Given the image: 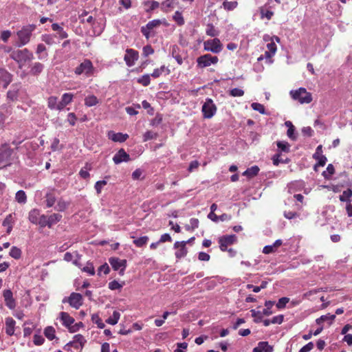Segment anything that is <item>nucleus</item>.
Instances as JSON below:
<instances>
[{"mask_svg":"<svg viewBox=\"0 0 352 352\" xmlns=\"http://www.w3.org/2000/svg\"><path fill=\"white\" fill-rule=\"evenodd\" d=\"M10 58L16 62L19 67L21 69L27 63L34 59V55L28 48L18 49L10 54Z\"/></svg>","mask_w":352,"mask_h":352,"instance_id":"obj_1","label":"nucleus"},{"mask_svg":"<svg viewBox=\"0 0 352 352\" xmlns=\"http://www.w3.org/2000/svg\"><path fill=\"white\" fill-rule=\"evenodd\" d=\"M35 29L36 25L34 24L23 26L21 29L16 32L18 41L16 43V46L21 47L27 45L30 41L32 32Z\"/></svg>","mask_w":352,"mask_h":352,"instance_id":"obj_2","label":"nucleus"},{"mask_svg":"<svg viewBox=\"0 0 352 352\" xmlns=\"http://www.w3.org/2000/svg\"><path fill=\"white\" fill-rule=\"evenodd\" d=\"M290 94L293 99L298 100L301 104H308L312 100L311 93L308 92L306 89L302 87H300L296 91H292Z\"/></svg>","mask_w":352,"mask_h":352,"instance_id":"obj_3","label":"nucleus"},{"mask_svg":"<svg viewBox=\"0 0 352 352\" xmlns=\"http://www.w3.org/2000/svg\"><path fill=\"white\" fill-rule=\"evenodd\" d=\"M94 71V65L89 59H85L78 67L75 68L74 73L76 75L84 74L89 77L93 75Z\"/></svg>","mask_w":352,"mask_h":352,"instance_id":"obj_4","label":"nucleus"},{"mask_svg":"<svg viewBox=\"0 0 352 352\" xmlns=\"http://www.w3.org/2000/svg\"><path fill=\"white\" fill-rule=\"evenodd\" d=\"M12 153V150L9 144L4 143L0 144V167H5L9 164L10 158Z\"/></svg>","mask_w":352,"mask_h":352,"instance_id":"obj_5","label":"nucleus"},{"mask_svg":"<svg viewBox=\"0 0 352 352\" xmlns=\"http://www.w3.org/2000/svg\"><path fill=\"white\" fill-rule=\"evenodd\" d=\"M201 111L204 118L210 119L216 113L217 107L211 98H207L202 106Z\"/></svg>","mask_w":352,"mask_h":352,"instance_id":"obj_6","label":"nucleus"},{"mask_svg":"<svg viewBox=\"0 0 352 352\" xmlns=\"http://www.w3.org/2000/svg\"><path fill=\"white\" fill-rule=\"evenodd\" d=\"M109 263L111 265L113 270H119V274L121 276L124 275L125 269L127 265V261L126 259H120L118 257H110L109 258Z\"/></svg>","mask_w":352,"mask_h":352,"instance_id":"obj_7","label":"nucleus"},{"mask_svg":"<svg viewBox=\"0 0 352 352\" xmlns=\"http://www.w3.org/2000/svg\"><path fill=\"white\" fill-rule=\"evenodd\" d=\"M237 237L235 234L223 235L219 238V248L222 252L228 250V248L236 242Z\"/></svg>","mask_w":352,"mask_h":352,"instance_id":"obj_8","label":"nucleus"},{"mask_svg":"<svg viewBox=\"0 0 352 352\" xmlns=\"http://www.w3.org/2000/svg\"><path fill=\"white\" fill-rule=\"evenodd\" d=\"M219 60L217 56H212L209 54L199 56L197 60V66L201 68L208 67L212 64H216Z\"/></svg>","mask_w":352,"mask_h":352,"instance_id":"obj_9","label":"nucleus"},{"mask_svg":"<svg viewBox=\"0 0 352 352\" xmlns=\"http://www.w3.org/2000/svg\"><path fill=\"white\" fill-rule=\"evenodd\" d=\"M204 49L213 53H219L222 50V44L219 38H213L204 42Z\"/></svg>","mask_w":352,"mask_h":352,"instance_id":"obj_10","label":"nucleus"},{"mask_svg":"<svg viewBox=\"0 0 352 352\" xmlns=\"http://www.w3.org/2000/svg\"><path fill=\"white\" fill-rule=\"evenodd\" d=\"M162 24V21L160 19H154L149 21L145 26L141 28L142 34L148 39L151 36V32L154 28L159 27Z\"/></svg>","mask_w":352,"mask_h":352,"instance_id":"obj_11","label":"nucleus"},{"mask_svg":"<svg viewBox=\"0 0 352 352\" xmlns=\"http://www.w3.org/2000/svg\"><path fill=\"white\" fill-rule=\"evenodd\" d=\"M63 302H65L66 300L64 299ZM67 302L71 307L78 309L82 305V296L79 293L72 292L69 296Z\"/></svg>","mask_w":352,"mask_h":352,"instance_id":"obj_12","label":"nucleus"},{"mask_svg":"<svg viewBox=\"0 0 352 352\" xmlns=\"http://www.w3.org/2000/svg\"><path fill=\"white\" fill-rule=\"evenodd\" d=\"M138 58L139 53L138 51L133 49H127L126 50L124 60L128 67H132L135 65V63L138 60Z\"/></svg>","mask_w":352,"mask_h":352,"instance_id":"obj_13","label":"nucleus"},{"mask_svg":"<svg viewBox=\"0 0 352 352\" xmlns=\"http://www.w3.org/2000/svg\"><path fill=\"white\" fill-rule=\"evenodd\" d=\"M3 297L6 306L11 310L16 307V299L13 297V293L10 289H5L3 292Z\"/></svg>","mask_w":352,"mask_h":352,"instance_id":"obj_14","label":"nucleus"},{"mask_svg":"<svg viewBox=\"0 0 352 352\" xmlns=\"http://www.w3.org/2000/svg\"><path fill=\"white\" fill-rule=\"evenodd\" d=\"M188 241H176L174 243V248L177 249L175 252V257L177 258H182L186 256L188 250L186 248V244Z\"/></svg>","mask_w":352,"mask_h":352,"instance_id":"obj_15","label":"nucleus"},{"mask_svg":"<svg viewBox=\"0 0 352 352\" xmlns=\"http://www.w3.org/2000/svg\"><path fill=\"white\" fill-rule=\"evenodd\" d=\"M130 160V155L123 148H120L113 157V161L116 164L127 162Z\"/></svg>","mask_w":352,"mask_h":352,"instance_id":"obj_16","label":"nucleus"},{"mask_svg":"<svg viewBox=\"0 0 352 352\" xmlns=\"http://www.w3.org/2000/svg\"><path fill=\"white\" fill-rule=\"evenodd\" d=\"M5 331L8 336H12L14 334L16 321L12 317H7L5 319Z\"/></svg>","mask_w":352,"mask_h":352,"instance_id":"obj_17","label":"nucleus"},{"mask_svg":"<svg viewBox=\"0 0 352 352\" xmlns=\"http://www.w3.org/2000/svg\"><path fill=\"white\" fill-rule=\"evenodd\" d=\"M108 138L115 142L121 143L125 142L129 138V135L126 133L124 134L122 133H115L111 131L108 133Z\"/></svg>","mask_w":352,"mask_h":352,"instance_id":"obj_18","label":"nucleus"},{"mask_svg":"<svg viewBox=\"0 0 352 352\" xmlns=\"http://www.w3.org/2000/svg\"><path fill=\"white\" fill-rule=\"evenodd\" d=\"M11 81L12 75L6 69L1 68L0 84H1L4 88H6Z\"/></svg>","mask_w":352,"mask_h":352,"instance_id":"obj_19","label":"nucleus"},{"mask_svg":"<svg viewBox=\"0 0 352 352\" xmlns=\"http://www.w3.org/2000/svg\"><path fill=\"white\" fill-rule=\"evenodd\" d=\"M60 319L63 326L67 327L68 330L75 322V320L68 313L62 311L60 313Z\"/></svg>","mask_w":352,"mask_h":352,"instance_id":"obj_20","label":"nucleus"},{"mask_svg":"<svg viewBox=\"0 0 352 352\" xmlns=\"http://www.w3.org/2000/svg\"><path fill=\"white\" fill-rule=\"evenodd\" d=\"M74 98V94L72 93H65L61 97V100L58 102L60 109H63L65 107L70 104Z\"/></svg>","mask_w":352,"mask_h":352,"instance_id":"obj_21","label":"nucleus"},{"mask_svg":"<svg viewBox=\"0 0 352 352\" xmlns=\"http://www.w3.org/2000/svg\"><path fill=\"white\" fill-rule=\"evenodd\" d=\"M86 340L84 336L81 334H77L74 336L73 342H70L69 344L78 349L80 347L82 348Z\"/></svg>","mask_w":352,"mask_h":352,"instance_id":"obj_22","label":"nucleus"},{"mask_svg":"<svg viewBox=\"0 0 352 352\" xmlns=\"http://www.w3.org/2000/svg\"><path fill=\"white\" fill-rule=\"evenodd\" d=\"M177 3L178 0H164L161 4V10L164 12H168Z\"/></svg>","mask_w":352,"mask_h":352,"instance_id":"obj_23","label":"nucleus"},{"mask_svg":"<svg viewBox=\"0 0 352 352\" xmlns=\"http://www.w3.org/2000/svg\"><path fill=\"white\" fill-rule=\"evenodd\" d=\"M45 203L47 208L53 206L56 202V198L54 193V189L51 190L45 195Z\"/></svg>","mask_w":352,"mask_h":352,"instance_id":"obj_24","label":"nucleus"},{"mask_svg":"<svg viewBox=\"0 0 352 352\" xmlns=\"http://www.w3.org/2000/svg\"><path fill=\"white\" fill-rule=\"evenodd\" d=\"M47 107L51 110H58L61 111L62 109H59L58 102V97L56 96H50L47 100Z\"/></svg>","mask_w":352,"mask_h":352,"instance_id":"obj_25","label":"nucleus"},{"mask_svg":"<svg viewBox=\"0 0 352 352\" xmlns=\"http://www.w3.org/2000/svg\"><path fill=\"white\" fill-rule=\"evenodd\" d=\"M267 50L265 52L266 58H271L276 53L277 47L274 42L272 41L267 44Z\"/></svg>","mask_w":352,"mask_h":352,"instance_id":"obj_26","label":"nucleus"},{"mask_svg":"<svg viewBox=\"0 0 352 352\" xmlns=\"http://www.w3.org/2000/svg\"><path fill=\"white\" fill-rule=\"evenodd\" d=\"M164 72H166L167 75L170 73V70L168 67L165 65H162L160 68H156L153 70L151 76L154 78H159Z\"/></svg>","mask_w":352,"mask_h":352,"instance_id":"obj_27","label":"nucleus"},{"mask_svg":"<svg viewBox=\"0 0 352 352\" xmlns=\"http://www.w3.org/2000/svg\"><path fill=\"white\" fill-rule=\"evenodd\" d=\"M43 68L44 65L42 63L39 62L34 63L31 67L30 73L33 76H37L42 72Z\"/></svg>","mask_w":352,"mask_h":352,"instance_id":"obj_28","label":"nucleus"},{"mask_svg":"<svg viewBox=\"0 0 352 352\" xmlns=\"http://www.w3.org/2000/svg\"><path fill=\"white\" fill-rule=\"evenodd\" d=\"M40 212L37 209H33L29 212L28 219L30 222L37 224L39 221Z\"/></svg>","mask_w":352,"mask_h":352,"instance_id":"obj_29","label":"nucleus"},{"mask_svg":"<svg viewBox=\"0 0 352 352\" xmlns=\"http://www.w3.org/2000/svg\"><path fill=\"white\" fill-rule=\"evenodd\" d=\"M336 315L327 314L326 315L321 316L320 318H317L316 322L317 324L321 325L324 322L329 320V323L331 324L332 322L335 320Z\"/></svg>","mask_w":352,"mask_h":352,"instance_id":"obj_30","label":"nucleus"},{"mask_svg":"<svg viewBox=\"0 0 352 352\" xmlns=\"http://www.w3.org/2000/svg\"><path fill=\"white\" fill-rule=\"evenodd\" d=\"M259 170L260 169L257 166H253L245 170L243 173V175L249 178H252L258 175Z\"/></svg>","mask_w":352,"mask_h":352,"instance_id":"obj_31","label":"nucleus"},{"mask_svg":"<svg viewBox=\"0 0 352 352\" xmlns=\"http://www.w3.org/2000/svg\"><path fill=\"white\" fill-rule=\"evenodd\" d=\"M62 218V215L57 213H54L51 214L50 216L47 217V226L49 228H51L52 225L58 223L60 221Z\"/></svg>","mask_w":352,"mask_h":352,"instance_id":"obj_32","label":"nucleus"},{"mask_svg":"<svg viewBox=\"0 0 352 352\" xmlns=\"http://www.w3.org/2000/svg\"><path fill=\"white\" fill-rule=\"evenodd\" d=\"M99 103V100L94 95H89L85 98V105L87 107H93Z\"/></svg>","mask_w":352,"mask_h":352,"instance_id":"obj_33","label":"nucleus"},{"mask_svg":"<svg viewBox=\"0 0 352 352\" xmlns=\"http://www.w3.org/2000/svg\"><path fill=\"white\" fill-rule=\"evenodd\" d=\"M143 4L144 6H147L148 8L146 9V12L147 13L152 12L153 10L157 9L160 6V3L157 1H144Z\"/></svg>","mask_w":352,"mask_h":352,"instance_id":"obj_34","label":"nucleus"},{"mask_svg":"<svg viewBox=\"0 0 352 352\" xmlns=\"http://www.w3.org/2000/svg\"><path fill=\"white\" fill-rule=\"evenodd\" d=\"M55 329L52 326H48L44 329L45 336L50 341L53 340L56 338Z\"/></svg>","mask_w":352,"mask_h":352,"instance_id":"obj_35","label":"nucleus"},{"mask_svg":"<svg viewBox=\"0 0 352 352\" xmlns=\"http://www.w3.org/2000/svg\"><path fill=\"white\" fill-rule=\"evenodd\" d=\"M261 352H272L273 347L267 342H259L256 346Z\"/></svg>","mask_w":352,"mask_h":352,"instance_id":"obj_36","label":"nucleus"},{"mask_svg":"<svg viewBox=\"0 0 352 352\" xmlns=\"http://www.w3.org/2000/svg\"><path fill=\"white\" fill-rule=\"evenodd\" d=\"M352 197V190L350 188H348L346 190H344L342 194L340 195L339 199L342 202H349L350 198Z\"/></svg>","mask_w":352,"mask_h":352,"instance_id":"obj_37","label":"nucleus"},{"mask_svg":"<svg viewBox=\"0 0 352 352\" xmlns=\"http://www.w3.org/2000/svg\"><path fill=\"white\" fill-rule=\"evenodd\" d=\"M120 317V314L117 311H114L113 313L112 316L109 317L108 319H107L106 322L112 325H115L118 323L119 319Z\"/></svg>","mask_w":352,"mask_h":352,"instance_id":"obj_38","label":"nucleus"},{"mask_svg":"<svg viewBox=\"0 0 352 352\" xmlns=\"http://www.w3.org/2000/svg\"><path fill=\"white\" fill-rule=\"evenodd\" d=\"M16 201L19 204H25L27 201V196L25 192L21 190H19L15 195Z\"/></svg>","mask_w":352,"mask_h":352,"instance_id":"obj_39","label":"nucleus"},{"mask_svg":"<svg viewBox=\"0 0 352 352\" xmlns=\"http://www.w3.org/2000/svg\"><path fill=\"white\" fill-rule=\"evenodd\" d=\"M276 144H277L278 149H280V151H283L285 153H289L290 151V145L287 142L278 141V142H277Z\"/></svg>","mask_w":352,"mask_h":352,"instance_id":"obj_40","label":"nucleus"},{"mask_svg":"<svg viewBox=\"0 0 352 352\" xmlns=\"http://www.w3.org/2000/svg\"><path fill=\"white\" fill-rule=\"evenodd\" d=\"M22 252L21 249L16 246L12 247L10 251V256L14 259H19L21 258Z\"/></svg>","mask_w":352,"mask_h":352,"instance_id":"obj_41","label":"nucleus"},{"mask_svg":"<svg viewBox=\"0 0 352 352\" xmlns=\"http://www.w3.org/2000/svg\"><path fill=\"white\" fill-rule=\"evenodd\" d=\"M250 312L252 314V316L254 318V322L259 323L263 321V316L261 311L252 309Z\"/></svg>","mask_w":352,"mask_h":352,"instance_id":"obj_42","label":"nucleus"},{"mask_svg":"<svg viewBox=\"0 0 352 352\" xmlns=\"http://www.w3.org/2000/svg\"><path fill=\"white\" fill-rule=\"evenodd\" d=\"M148 239H149L147 236H144L138 239H134L133 242L135 245V246L141 248L147 243Z\"/></svg>","mask_w":352,"mask_h":352,"instance_id":"obj_43","label":"nucleus"},{"mask_svg":"<svg viewBox=\"0 0 352 352\" xmlns=\"http://www.w3.org/2000/svg\"><path fill=\"white\" fill-rule=\"evenodd\" d=\"M281 155V153H277L273 156L272 161L274 165L278 166L280 163H287L289 162L288 159L283 160Z\"/></svg>","mask_w":352,"mask_h":352,"instance_id":"obj_44","label":"nucleus"},{"mask_svg":"<svg viewBox=\"0 0 352 352\" xmlns=\"http://www.w3.org/2000/svg\"><path fill=\"white\" fill-rule=\"evenodd\" d=\"M173 20L177 23L178 25H182L184 24V19L182 12L176 11L173 16Z\"/></svg>","mask_w":352,"mask_h":352,"instance_id":"obj_45","label":"nucleus"},{"mask_svg":"<svg viewBox=\"0 0 352 352\" xmlns=\"http://www.w3.org/2000/svg\"><path fill=\"white\" fill-rule=\"evenodd\" d=\"M91 320L94 323L96 324L98 327L100 329H103L105 327L104 324L102 322V319L97 314L92 315Z\"/></svg>","mask_w":352,"mask_h":352,"instance_id":"obj_46","label":"nucleus"},{"mask_svg":"<svg viewBox=\"0 0 352 352\" xmlns=\"http://www.w3.org/2000/svg\"><path fill=\"white\" fill-rule=\"evenodd\" d=\"M69 204L64 199H60L57 202L56 209L60 212L64 211L68 207Z\"/></svg>","mask_w":352,"mask_h":352,"instance_id":"obj_47","label":"nucleus"},{"mask_svg":"<svg viewBox=\"0 0 352 352\" xmlns=\"http://www.w3.org/2000/svg\"><path fill=\"white\" fill-rule=\"evenodd\" d=\"M238 6V3L236 1H225L223 3V7L226 10H233L235 9Z\"/></svg>","mask_w":352,"mask_h":352,"instance_id":"obj_48","label":"nucleus"},{"mask_svg":"<svg viewBox=\"0 0 352 352\" xmlns=\"http://www.w3.org/2000/svg\"><path fill=\"white\" fill-rule=\"evenodd\" d=\"M206 33L207 35L213 37L217 36L219 32L212 24H208Z\"/></svg>","mask_w":352,"mask_h":352,"instance_id":"obj_49","label":"nucleus"},{"mask_svg":"<svg viewBox=\"0 0 352 352\" xmlns=\"http://www.w3.org/2000/svg\"><path fill=\"white\" fill-rule=\"evenodd\" d=\"M138 82L141 84L142 85L146 87L151 83L150 75L144 74L142 77L138 79Z\"/></svg>","mask_w":352,"mask_h":352,"instance_id":"obj_50","label":"nucleus"},{"mask_svg":"<svg viewBox=\"0 0 352 352\" xmlns=\"http://www.w3.org/2000/svg\"><path fill=\"white\" fill-rule=\"evenodd\" d=\"M81 270L82 272H86L89 275L93 276L95 274V269L92 263H87V265Z\"/></svg>","mask_w":352,"mask_h":352,"instance_id":"obj_51","label":"nucleus"},{"mask_svg":"<svg viewBox=\"0 0 352 352\" xmlns=\"http://www.w3.org/2000/svg\"><path fill=\"white\" fill-rule=\"evenodd\" d=\"M251 107L252 108V109L258 111L261 114H265V107L262 104L258 102H253L251 104Z\"/></svg>","mask_w":352,"mask_h":352,"instance_id":"obj_52","label":"nucleus"},{"mask_svg":"<svg viewBox=\"0 0 352 352\" xmlns=\"http://www.w3.org/2000/svg\"><path fill=\"white\" fill-rule=\"evenodd\" d=\"M261 18H266L267 20H270L274 16V12L271 10H265L263 8H261Z\"/></svg>","mask_w":352,"mask_h":352,"instance_id":"obj_53","label":"nucleus"},{"mask_svg":"<svg viewBox=\"0 0 352 352\" xmlns=\"http://www.w3.org/2000/svg\"><path fill=\"white\" fill-rule=\"evenodd\" d=\"M289 301V298L287 297L280 298L276 303V307L279 309H284Z\"/></svg>","mask_w":352,"mask_h":352,"instance_id":"obj_54","label":"nucleus"},{"mask_svg":"<svg viewBox=\"0 0 352 352\" xmlns=\"http://www.w3.org/2000/svg\"><path fill=\"white\" fill-rule=\"evenodd\" d=\"M107 182L105 180L98 181L94 186L97 194H100L102 192V187L107 185Z\"/></svg>","mask_w":352,"mask_h":352,"instance_id":"obj_55","label":"nucleus"},{"mask_svg":"<svg viewBox=\"0 0 352 352\" xmlns=\"http://www.w3.org/2000/svg\"><path fill=\"white\" fill-rule=\"evenodd\" d=\"M230 95L232 97H241L244 95V91L239 88H234L230 91Z\"/></svg>","mask_w":352,"mask_h":352,"instance_id":"obj_56","label":"nucleus"},{"mask_svg":"<svg viewBox=\"0 0 352 352\" xmlns=\"http://www.w3.org/2000/svg\"><path fill=\"white\" fill-rule=\"evenodd\" d=\"M157 137V133L152 131H147L144 134V141L146 142L150 140L155 139Z\"/></svg>","mask_w":352,"mask_h":352,"instance_id":"obj_57","label":"nucleus"},{"mask_svg":"<svg viewBox=\"0 0 352 352\" xmlns=\"http://www.w3.org/2000/svg\"><path fill=\"white\" fill-rule=\"evenodd\" d=\"M45 342L44 338L38 334H35L33 337V342L36 346L42 345Z\"/></svg>","mask_w":352,"mask_h":352,"instance_id":"obj_58","label":"nucleus"},{"mask_svg":"<svg viewBox=\"0 0 352 352\" xmlns=\"http://www.w3.org/2000/svg\"><path fill=\"white\" fill-rule=\"evenodd\" d=\"M11 35L12 32L10 30H3L1 32L0 38L4 43H7Z\"/></svg>","mask_w":352,"mask_h":352,"instance_id":"obj_59","label":"nucleus"},{"mask_svg":"<svg viewBox=\"0 0 352 352\" xmlns=\"http://www.w3.org/2000/svg\"><path fill=\"white\" fill-rule=\"evenodd\" d=\"M177 49V47L173 46V50H172V55L177 62L179 65H182L183 63V59L182 56L176 53V50Z\"/></svg>","mask_w":352,"mask_h":352,"instance_id":"obj_60","label":"nucleus"},{"mask_svg":"<svg viewBox=\"0 0 352 352\" xmlns=\"http://www.w3.org/2000/svg\"><path fill=\"white\" fill-rule=\"evenodd\" d=\"M154 53V50L150 45H147L143 47L142 54L144 56H148Z\"/></svg>","mask_w":352,"mask_h":352,"instance_id":"obj_61","label":"nucleus"},{"mask_svg":"<svg viewBox=\"0 0 352 352\" xmlns=\"http://www.w3.org/2000/svg\"><path fill=\"white\" fill-rule=\"evenodd\" d=\"M110 272V268L107 263H104L100 266L98 270V274L100 276L101 272H103L104 274H108Z\"/></svg>","mask_w":352,"mask_h":352,"instance_id":"obj_62","label":"nucleus"},{"mask_svg":"<svg viewBox=\"0 0 352 352\" xmlns=\"http://www.w3.org/2000/svg\"><path fill=\"white\" fill-rule=\"evenodd\" d=\"M177 348L174 351V352H186V350L188 347L187 342H182L177 344Z\"/></svg>","mask_w":352,"mask_h":352,"instance_id":"obj_63","label":"nucleus"},{"mask_svg":"<svg viewBox=\"0 0 352 352\" xmlns=\"http://www.w3.org/2000/svg\"><path fill=\"white\" fill-rule=\"evenodd\" d=\"M84 325H83V323L82 322H79L78 323H74L71 327H69V332L71 333H74V332H76L79 330V329L80 327H82Z\"/></svg>","mask_w":352,"mask_h":352,"instance_id":"obj_64","label":"nucleus"}]
</instances>
